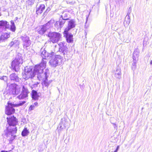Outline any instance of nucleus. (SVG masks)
<instances>
[{"label":"nucleus","mask_w":152,"mask_h":152,"mask_svg":"<svg viewBox=\"0 0 152 152\" xmlns=\"http://www.w3.org/2000/svg\"><path fill=\"white\" fill-rule=\"evenodd\" d=\"M46 63V60L42 59L39 64L35 66L33 71L35 75H37V77L39 80H41L42 77V74L44 73V72L43 73V70L45 67Z\"/></svg>","instance_id":"obj_1"},{"label":"nucleus","mask_w":152,"mask_h":152,"mask_svg":"<svg viewBox=\"0 0 152 152\" xmlns=\"http://www.w3.org/2000/svg\"><path fill=\"white\" fill-rule=\"evenodd\" d=\"M17 129L16 127H9L5 131V135L9 141V143H12V141L15 138Z\"/></svg>","instance_id":"obj_2"},{"label":"nucleus","mask_w":152,"mask_h":152,"mask_svg":"<svg viewBox=\"0 0 152 152\" xmlns=\"http://www.w3.org/2000/svg\"><path fill=\"white\" fill-rule=\"evenodd\" d=\"M23 63L22 55L18 53L16 56L15 58L11 63L12 69L15 72H18L19 69L20 65Z\"/></svg>","instance_id":"obj_3"},{"label":"nucleus","mask_w":152,"mask_h":152,"mask_svg":"<svg viewBox=\"0 0 152 152\" xmlns=\"http://www.w3.org/2000/svg\"><path fill=\"white\" fill-rule=\"evenodd\" d=\"M26 102L25 101H21L18 104H14L9 102H8V106L6 107L5 113L7 115H10L14 113L15 109L14 107H17L23 105Z\"/></svg>","instance_id":"obj_4"},{"label":"nucleus","mask_w":152,"mask_h":152,"mask_svg":"<svg viewBox=\"0 0 152 152\" xmlns=\"http://www.w3.org/2000/svg\"><path fill=\"white\" fill-rule=\"evenodd\" d=\"M9 84L7 83V86H9V88L7 91L6 95H16L18 94L20 91V89L18 88V85L15 83Z\"/></svg>","instance_id":"obj_5"},{"label":"nucleus","mask_w":152,"mask_h":152,"mask_svg":"<svg viewBox=\"0 0 152 152\" xmlns=\"http://www.w3.org/2000/svg\"><path fill=\"white\" fill-rule=\"evenodd\" d=\"M62 57L59 55H56L54 58H52L50 60L49 63L52 67H56L62 64Z\"/></svg>","instance_id":"obj_6"},{"label":"nucleus","mask_w":152,"mask_h":152,"mask_svg":"<svg viewBox=\"0 0 152 152\" xmlns=\"http://www.w3.org/2000/svg\"><path fill=\"white\" fill-rule=\"evenodd\" d=\"M35 76L32 69L29 67L26 66L24 68V72L23 74V78L26 80L28 79L29 78L33 79Z\"/></svg>","instance_id":"obj_7"},{"label":"nucleus","mask_w":152,"mask_h":152,"mask_svg":"<svg viewBox=\"0 0 152 152\" xmlns=\"http://www.w3.org/2000/svg\"><path fill=\"white\" fill-rule=\"evenodd\" d=\"M48 36L50 38L51 42L53 43H55L60 40L61 35L59 33L50 32L48 34Z\"/></svg>","instance_id":"obj_8"},{"label":"nucleus","mask_w":152,"mask_h":152,"mask_svg":"<svg viewBox=\"0 0 152 152\" xmlns=\"http://www.w3.org/2000/svg\"><path fill=\"white\" fill-rule=\"evenodd\" d=\"M49 70L48 69H45L44 73L42 74V77L41 80H42L43 82L42 83V85L43 86V88L44 87H46V89H47L48 86H49L51 82L49 81L48 82V73Z\"/></svg>","instance_id":"obj_9"},{"label":"nucleus","mask_w":152,"mask_h":152,"mask_svg":"<svg viewBox=\"0 0 152 152\" xmlns=\"http://www.w3.org/2000/svg\"><path fill=\"white\" fill-rule=\"evenodd\" d=\"M23 42V45L24 48L27 49L31 44V41L30 40L29 38L27 35H24L20 37Z\"/></svg>","instance_id":"obj_10"},{"label":"nucleus","mask_w":152,"mask_h":152,"mask_svg":"<svg viewBox=\"0 0 152 152\" xmlns=\"http://www.w3.org/2000/svg\"><path fill=\"white\" fill-rule=\"evenodd\" d=\"M58 45L59 46V51L61 53V54H62L64 57L65 55L67 53L68 49L66 43L65 42H63L59 43Z\"/></svg>","instance_id":"obj_11"},{"label":"nucleus","mask_w":152,"mask_h":152,"mask_svg":"<svg viewBox=\"0 0 152 152\" xmlns=\"http://www.w3.org/2000/svg\"><path fill=\"white\" fill-rule=\"evenodd\" d=\"M10 25L9 23L6 20H0V33L7 29L10 28Z\"/></svg>","instance_id":"obj_12"},{"label":"nucleus","mask_w":152,"mask_h":152,"mask_svg":"<svg viewBox=\"0 0 152 152\" xmlns=\"http://www.w3.org/2000/svg\"><path fill=\"white\" fill-rule=\"evenodd\" d=\"M7 119L10 126L9 127H15V126L18 122L17 119L14 116L10 117H7Z\"/></svg>","instance_id":"obj_13"},{"label":"nucleus","mask_w":152,"mask_h":152,"mask_svg":"<svg viewBox=\"0 0 152 152\" xmlns=\"http://www.w3.org/2000/svg\"><path fill=\"white\" fill-rule=\"evenodd\" d=\"M68 126L69 124L67 120L65 118H62L61 119V122L58 127V131L60 132L61 130L65 129L66 127H67Z\"/></svg>","instance_id":"obj_14"},{"label":"nucleus","mask_w":152,"mask_h":152,"mask_svg":"<svg viewBox=\"0 0 152 152\" xmlns=\"http://www.w3.org/2000/svg\"><path fill=\"white\" fill-rule=\"evenodd\" d=\"M29 92L27 88L23 86L22 91L21 94L17 97L19 99H23L28 96V94Z\"/></svg>","instance_id":"obj_15"},{"label":"nucleus","mask_w":152,"mask_h":152,"mask_svg":"<svg viewBox=\"0 0 152 152\" xmlns=\"http://www.w3.org/2000/svg\"><path fill=\"white\" fill-rule=\"evenodd\" d=\"M76 25L75 22L74 20L72 19L68 21L67 27L65 28L64 31L66 32L69 31L72 28H75Z\"/></svg>","instance_id":"obj_16"},{"label":"nucleus","mask_w":152,"mask_h":152,"mask_svg":"<svg viewBox=\"0 0 152 152\" xmlns=\"http://www.w3.org/2000/svg\"><path fill=\"white\" fill-rule=\"evenodd\" d=\"M68 32H66L65 31H64V33L67 42L68 43H71L73 41V36L71 33H69Z\"/></svg>","instance_id":"obj_17"},{"label":"nucleus","mask_w":152,"mask_h":152,"mask_svg":"<svg viewBox=\"0 0 152 152\" xmlns=\"http://www.w3.org/2000/svg\"><path fill=\"white\" fill-rule=\"evenodd\" d=\"M45 6L44 4H41L39 7H37L36 13L37 15L41 14L45 9Z\"/></svg>","instance_id":"obj_18"},{"label":"nucleus","mask_w":152,"mask_h":152,"mask_svg":"<svg viewBox=\"0 0 152 152\" xmlns=\"http://www.w3.org/2000/svg\"><path fill=\"white\" fill-rule=\"evenodd\" d=\"M10 37V33H4L0 36V42H4Z\"/></svg>","instance_id":"obj_19"},{"label":"nucleus","mask_w":152,"mask_h":152,"mask_svg":"<svg viewBox=\"0 0 152 152\" xmlns=\"http://www.w3.org/2000/svg\"><path fill=\"white\" fill-rule=\"evenodd\" d=\"M10 78L11 81L14 82H18L19 81V79L18 75L15 73H13L10 75Z\"/></svg>","instance_id":"obj_20"},{"label":"nucleus","mask_w":152,"mask_h":152,"mask_svg":"<svg viewBox=\"0 0 152 152\" xmlns=\"http://www.w3.org/2000/svg\"><path fill=\"white\" fill-rule=\"evenodd\" d=\"M116 69L114 76L116 78L119 79L121 78V73L120 68V67H117Z\"/></svg>","instance_id":"obj_21"},{"label":"nucleus","mask_w":152,"mask_h":152,"mask_svg":"<svg viewBox=\"0 0 152 152\" xmlns=\"http://www.w3.org/2000/svg\"><path fill=\"white\" fill-rule=\"evenodd\" d=\"M32 98L34 100H37L38 99L39 96L37 92L34 90H32L31 93Z\"/></svg>","instance_id":"obj_22"},{"label":"nucleus","mask_w":152,"mask_h":152,"mask_svg":"<svg viewBox=\"0 0 152 152\" xmlns=\"http://www.w3.org/2000/svg\"><path fill=\"white\" fill-rule=\"evenodd\" d=\"M130 8L129 9L127 15L125 17V21L124 22V23H125V22H126L128 24H129L130 23V18L129 15H130L131 11V10L130 9Z\"/></svg>","instance_id":"obj_23"},{"label":"nucleus","mask_w":152,"mask_h":152,"mask_svg":"<svg viewBox=\"0 0 152 152\" xmlns=\"http://www.w3.org/2000/svg\"><path fill=\"white\" fill-rule=\"evenodd\" d=\"M65 21L64 20H61L60 19L59 21H57L55 24V26H57L58 28H61L63 27Z\"/></svg>","instance_id":"obj_24"},{"label":"nucleus","mask_w":152,"mask_h":152,"mask_svg":"<svg viewBox=\"0 0 152 152\" xmlns=\"http://www.w3.org/2000/svg\"><path fill=\"white\" fill-rule=\"evenodd\" d=\"M139 50L136 49L133 53L132 58L133 60H138V56L139 54Z\"/></svg>","instance_id":"obj_25"},{"label":"nucleus","mask_w":152,"mask_h":152,"mask_svg":"<svg viewBox=\"0 0 152 152\" xmlns=\"http://www.w3.org/2000/svg\"><path fill=\"white\" fill-rule=\"evenodd\" d=\"M29 133V131L27 128L25 127L21 132V135L23 137H25L28 135Z\"/></svg>","instance_id":"obj_26"},{"label":"nucleus","mask_w":152,"mask_h":152,"mask_svg":"<svg viewBox=\"0 0 152 152\" xmlns=\"http://www.w3.org/2000/svg\"><path fill=\"white\" fill-rule=\"evenodd\" d=\"M68 13L67 12H64L61 15V18L64 20H68L69 19V17L68 16Z\"/></svg>","instance_id":"obj_27"},{"label":"nucleus","mask_w":152,"mask_h":152,"mask_svg":"<svg viewBox=\"0 0 152 152\" xmlns=\"http://www.w3.org/2000/svg\"><path fill=\"white\" fill-rule=\"evenodd\" d=\"M11 25H10V30L13 31L15 32L16 30V27L15 25L14 21L12 20H11L10 21Z\"/></svg>","instance_id":"obj_28"},{"label":"nucleus","mask_w":152,"mask_h":152,"mask_svg":"<svg viewBox=\"0 0 152 152\" xmlns=\"http://www.w3.org/2000/svg\"><path fill=\"white\" fill-rule=\"evenodd\" d=\"M41 50L42 51L41 56L42 59H45V60H46L47 54H48V53H47L46 50H43L42 49H41Z\"/></svg>","instance_id":"obj_29"},{"label":"nucleus","mask_w":152,"mask_h":152,"mask_svg":"<svg viewBox=\"0 0 152 152\" xmlns=\"http://www.w3.org/2000/svg\"><path fill=\"white\" fill-rule=\"evenodd\" d=\"M56 56L55 53L54 52H52L50 53H48V54H47L46 59H50L51 58H54Z\"/></svg>","instance_id":"obj_30"},{"label":"nucleus","mask_w":152,"mask_h":152,"mask_svg":"<svg viewBox=\"0 0 152 152\" xmlns=\"http://www.w3.org/2000/svg\"><path fill=\"white\" fill-rule=\"evenodd\" d=\"M47 30V29L43 25L40 29L39 31L38 32L40 34L42 35L45 33Z\"/></svg>","instance_id":"obj_31"},{"label":"nucleus","mask_w":152,"mask_h":152,"mask_svg":"<svg viewBox=\"0 0 152 152\" xmlns=\"http://www.w3.org/2000/svg\"><path fill=\"white\" fill-rule=\"evenodd\" d=\"M137 60H133V63L132 64V70H134L136 68V63L138 61Z\"/></svg>","instance_id":"obj_32"},{"label":"nucleus","mask_w":152,"mask_h":152,"mask_svg":"<svg viewBox=\"0 0 152 152\" xmlns=\"http://www.w3.org/2000/svg\"><path fill=\"white\" fill-rule=\"evenodd\" d=\"M117 120L114 117H112L110 118V123L112 124L116 123Z\"/></svg>","instance_id":"obj_33"},{"label":"nucleus","mask_w":152,"mask_h":152,"mask_svg":"<svg viewBox=\"0 0 152 152\" xmlns=\"http://www.w3.org/2000/svg\"><path fill=\"white\" fill-rule=\"evenodd\" d=\"M54 23V20H53L51 19L47 23V25H48V24H50V25L52 27Z\"/></svg>","instance_id":"obj_34"},{"label":"nucleus","mask_w":152,"mask_h":152,"mask_svg":"<svg viewBox=\"0 0 152 152\" xmlns=\"http://www.w3.org/2000/svg\"><path fill=\"white\" fill-rule=\"evenodd\" d=\"M7 77L6 76L0 77V79L4 80L5 82H7Z\"/></svg>","instance_id":"obj_35"},{"label":"nucleus","mask_w":152,"mask_h":152,"mask_svg":"<svg viewBox=\"0 0 152 152\" xmlns=\"http://www.w3.org/2000/svg\"><path fill=\"white\" fill-rule=\"evenodd\" d=\"M47 24V23L43 25V26L45 27V28L47 29H48L49 28H50L51 27H52L50 25V24H48V25Z\"/></svg>","instance_id":"obj_36"},{"label":"nucleus","mask_w":152,"mask_h":152,"mask_svg":"<svg viewBox=\"0 0 152 152\" xmlns=\"http://www.w3.org/2000/svg\"><path fill=\"white\" fill-rule=\"evenodd\" d=\"M35 106H34V105H31L29 108V111H31L33 110L34 108H35Z\"/></svg>","instance_id":"obj_37"},{"label":"nucleus","mask_w":152,"mask_h":152,"mask_svg":"<svg viewBox=\"0 0 152 152\" xmlns=\"http://www.w3.org/2000/svg\"><path fill=\"white\" fill-rule=\"evenodd\" d=\"M112 124L113 126V127H114V129H115L116 130H117L118 129V126L116 124V123L113 124Z\"/></svg>","instance_id":"obj_38"},{"label":"nucleus","mask_w":152,"mask_h":152,"mask_svg":"<svg viewBox=\"0 0 152 152\" xmlns=\"http://www.w3.org/2000/svg\"><path fill=\"white\" fill-rule=\"evenodd\" d=\"M50 8H48V9H47L46 11L44 13V15H45L46 14H47V13L48 12L50 11Z\"/></svg>","instance_id":"obj_39"},{"label":"nucleus","mask_w":152,"mask_h":152,"mask_svg":"<svg viewBox=\"0 0 152 152\" xmlns=\"http://www.w3.org/2000/svg\"><path fill=\"white\" fill-rule=\"evenodd\" d=\"M14 44V42H13L12 41L9 44V45L10 46V47H11L13 46V45Z\"/></svg>","instance_id":"obj_40"},{"label":"nucleus","mask_w":152,"mask_h":152,"mask_svg":"<svg viewBox=\"0 0 152 152\" xmlns=\"http://www.w3.org/2000/svg\"><path fill=\"white\" fill-rule=\"evenodd\" d=\"M33 105H34L35 106H38V103L37 102H35Z\"/></svg>","instance_id":"obj_41"},{"label":"nucleus","mask_w":152,"mask_h":152,"mask_svg":"<svg viewBox=\"0 0 152 152\" xmlns=\"http://www.w3.org/2000/svg\"><path fill=\"white\" fill-rule=\"evenodd\" d=\"M119 145H118V146H117L115 150L118 151V149H119Z\"/></svg>","instance_id":"obj_42"},{"label":"nucleus","mask_w":152,"mask_h":152,"mask_svg":"<svg viewBox=\"0 0 152 152\" xmlns=\"http://www.w3.org/2000/svg\"><path fill=\"white\" fill-rule=\"evenodd\" d=\"M119 145H118V146H117L115 150L118 151V149H119Z\"/></svg>","instance_id":"obj_43"},{"label":"nucleus","mask_w":152,"mask_h":152,"mask_svg":"<svg viewBox=\"0 0 152 152\" xmlns=\"http://www.w3.org/2000/svg\"><path fill=\"white\" fill-rule=\"evenodd\" d=\"M0 152H10V151H6L4 150H2Z\"/></svg>","instance_id":"obj_44"},{"label":"nucleus","mask_w":152,"mask_h":152,"mask_svg":"<svg viewBox=\"0 0 152 152\" xmlns=\"http://www.w3.org/2000/svg\"><path fill=\"white\" fill-rule=\"evenodd\" d=\"M150 64L151 65H152V60H151V61H150Z\"/></svg>","instance_id":"obj_45"},{"label":"nucleus","mask_w":152,"mask_h":152,"mask_svg":"<svg viewBox=\"0 0 152 152\" xmlns=\"http://www.w3.org/2000/svg\"><path fill=\"white\" fill-rule=\"evenodd\" d=\"M88 19V17H87L86 18V22H87Z\"/></svg>","instance_id":"obj_46"},{"label":"nucleus","mask_w":152,"mask_h":152,"mask_svg":"<svg viewBox=\"0 0 152 152\" xmlns=\"http://www.w3.org/2000/svg\"><path fill=\"white\" fill-rule=\"evenodd\" d=\"M118 151L115 150V151L114 152H118Z\"/></svg>","instance_id":"obj_47"}]
</instances>
